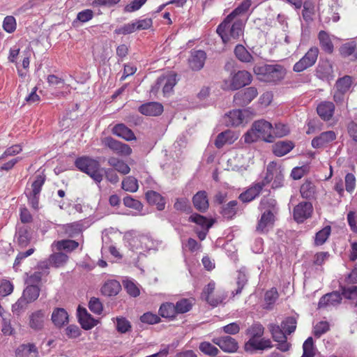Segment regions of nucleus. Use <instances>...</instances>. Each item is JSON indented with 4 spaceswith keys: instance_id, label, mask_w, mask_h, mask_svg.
<instances>
[{
    "instance_id": "1",
    "label": "nucleus",
    "mask_w": 357,
    "mask_h": 357,
    "mask_svg": "<svg viewBox=\"0 0 357 357\" xmlns=\"http://www.w3.org/2000/svg\"><path fill=\"white\" fill-rule=\"evenodd\" d=\"M251 5V0H243L218 26L216 32L224 43H228L231 38L238 39L243 34V23L238 17L245 15Z\"/></svg>"
},
{
    "instance_id": "2",
    "label": "nucleus",
    "mask_w": 357,
    "mask_h": 357,
    "mask_svg": "<svg viewBox=\"0 0 357 357\" xmlns=\"http://www.w3.org/2000/svg\"><path fill=\"white\" fill-rule=\"evenodd\" d=\"M272 124L264 119L255 121L251 128L243 135L245 143L250 144L262 139L266 142H271L273 137L271 135Z\"/></svg>"
},
{
    "instance_id": "3",
    "label": "nucleus",
    "mask_w": 357,
    "mask_h": 357,
    "mask_svg": "<svg viewBox=\"0 0 357 357\" xmlns=\"http://www.w3.org/2000/svg\"><path fill=\"white\" fill-rule=\"evenodd\" d=\"M253 71L257 78L262 82L268 83H278L282 80L286 75V69L279 64H264L257 66Z\"/></svg>"
},
{
    "instance_id": "4",
    "label": "nucleus",
    "mask_w": 357,
    "mask_h": 357,
    "mask_svg": "<svg viewBox=\"0 0 357 357\" xmlns=\"http://www.w3.org/2000/svg\"><path fill=\"white\" fill-rule=\"evenodd\" d=\"M75 165L79 171L88 174L97 183L102 181V169L97 160L89 156H81L75 160Z\"/></svg>"
},
{
    "instance_id": "5",
    "label": "nucleus",
    "mask_w": 357,
    "mask_h": 357,
    "mask_svg": "<svg viewBox=\"0 0 357 357\" xmlns=\"http://www.w3.org/2000/svg\"><path fill=\"white\" fill-rule=\"evenodd\" d=\"M45 182V175H37L31 187L26 188L25 195L27 197L28 203L34 210H38L39 208L40 194Z\"/></svg>"
},
{
    "instance_id": "6",
    "label": "nucleus",
    "mask_w": 357,
    "mask_h": 357,
    "mask_svg": "<svg viewBox=\"0 0 357 357\" xmlns=\"http://www.w3.org/2000/svg\"><path fill=\"white\" fill-rule=\"evenodd\" d=\"M252 79V75L247 70H238L231 75L229 82H225L222 89L225 90L235 91L249 85Z\"/></svg>"
},
{
    "instance_id": "7",
    "label": "nucleus",
    "mask_w": 357,
    "mask_h": 357,
    "mask_svg": "<svg viewBox=\"0 0 357 357\" xmlns=\"http://www.w3.org/2000/svg\"><path fill=\"white\" fill-rule=\"evenodd\" d=\"M262 181L265 186L273 181V188L282 187L284 183V174L280 167L274 162L269 163L267 166L266 176Z\"/></svg>"
},
{
    "instance_id": "8",
    "label": "nucleus",
    "mask_w": 357,
    "mask_h": 357,
    "mask_svg": "<svg viewBox=\"0 0 357 357\" xmlns=\"http://www.w3.org/2000/svg\"><path fill=\"white\" fill-rule=\"evenodd\" d=\"M201 298L210 305L216 307L223 302L226 296L220 291H215V283L212 281L204 287Z\"/></svg>"
},
{
    "instance_id": "9",
    "label": "nucleus",
    "mask_w": 357,
    "mask_h": 357,
    "mask_svg": "<svg viewBox=\"0 0 357 357\" xmlns=\"http://www.w3.org/2000/svg\"><path fill=\"white\" fill-rule=\"evenodd\" d=\"M38 285H28L24 290L22 296L13 305V310L16 311L24 308L28 303L35 301L40 295Z\"/></svg>"
},
{
    "instance_id": "10",
    "label": "nucleus",
    "mask_w": 357,
    "mask_h": 357,
    "mask_svg": "<svg viewBox=\"0 0 357 357\" xmlns=\"http://www.w3.org/2000/svg\"><path fill=\"white\" fill-rule=\"evenodd\" d=\"M319 52L318 47H310L305 55L294 65V71L301 73L314 66L317 60Z\"/></svg>"
},
{
    "instance_id": "11",
    "label": "nucleus",
    "mask_w": 357,
    "mask_h": 357,
    "mask_svg": "<svg viewBox=\"0 0 357 357\" xmlns=\"http://www.w3.org/2000/svg\"><path fill=\"white\" fill-rule=\"evenodd\" d=\"M269 331L274 341L278 342V349L282 351H287L290 344L287 342V333L278 325L271 324L268 325Z\"/></svg>"
},
{
    "instance_id": "12",
    "label": "nucleus",
    "mask_w": 357,
    "mask_h": 357,
    "mask_svg": "<svg viewBox=\"0 0 357 357\" xmlns=\"http://www.w3.org/2000/svg\"><path fill=\"white\" fill-rule=\"evenodd\" d=\"M312 212L313 206L310 202H301L294 208V219L296 222L302 223L311 217Z\"/></svg>"
},
{
    "instance_id": "13",
    "label": "nucleus",
    "mask_w": 357,
    "mask_h": 357,
    "mask_svg": "<svg viewBox=\"0 0 357 357\" xmlns=\"http://www.w3.org/2000/svg\"><path fill=\"white\" fill-rule=\"evenodd\" d=\"M257 95V89L250 86L237 92L234 96V102L236 105L243 107L251 102Z\"/></svg>"
},
{
    "instance_id": "14",
    "label": "nucleus",
    "mask_w": 357,
    "mask_h": 357,
    "mask_svg": "<svg viewBox=\"0 0 357 357\" xmlns=\"http://www.w3.org/2000/svg\"><path fill=\"white\" fill-rule=\"evenodd\" d=\"M103 143L113 152L121 156H128L132 151L128 144L122 143L111 137H105Z\"/></svg>"
},
{
    "instance_id": "15",
    "label": "nucleus",
    "mask_w": 357,
    "mask_h": 357,
    "mask_svg": "<svg viewBox=\"0 0 357 357\" xmlns=\"http://www.w3.org/2000/svg\"><path fill=\"white\" fill-rule=\"evenodd\" d=\"M265 185L262 181L254 183L245 191L240 194L238 199L243 203L250 202L260 195Z\"/></svg>"
},
{
    "instance_id": "16",
    "label": "nucleus",
    "mask_w": 357,
    "mask_h": 357,
    "mask_svg": "<svg viewBox=\"0 0 357 357\" xmlns=\"http://www.w3.org/2000/svg\"><path fill=\"white\" fill-rule=\"evenodd\" d=\"M276 215L269 213H261L256 225V231L259 234H266L274 227Z\"/></svg>"
},
{
    "instance_id": "17",
    "label": "nucleus",
    "mask_w": 357,
    "mask_h": 357,
    "mask_svg": "<svg viewBox=\"0 0 357 357\" xmlns=\"http://www.w3.org/2000/svg\"><path fill=\"white\" fill-rule=\"evenodd\" d=\"M213 342L217 344L223 351L227 353H234L237 351L238 349L237 341L230 336L213 338Z\"/></svg>"
},
{
    "instance_id": "18",
    "label": "nucleus",
    "mask_w": 357,
    "mask_h": 357,
    "mask_svg": "<svg viewBox=\"0 0 357 357\" xmlns=\"http://www.w3.org/2000/svg\"><path fill=\"white\" fill-rule=\"evenodd\" d=\"M248 111L246 109H234L230 111L226 116V123L227 126H238L241 124L248 122L247 114Z\"/></svg>"
},
{
    "instance_id": "19",
    "label": "nucleus",
    "mask_w": 357,
    "mask_h": 357,
    "mask_svg": "<svg viewBox=\"0 0 357 357\" xmlns=\"http://www.w3.org/2000/svg\"><path fill=\"white\" fill-rule=\"evenodd\" d=\"M337 138V134L333 130L321 132L312 140V146L314 149L326 147Z\"/></svg>"
},
{
    "instance_id": "20",
    "label": "nucleus",
    "mask_w": 357,
    "mask_h": 357,
    "mask_svg": "<svg viewBox=\"0 0 357 357\" xmlns=\"http://www.w3.org/2000/svg\"><path fill=\"white\" fill-rule=\"evenodd\" d=\"M273 347L270 339L264 337L250 338L245 344L246 351L265 350Z\"/></svg>"
},
{
    "instance_id": "21",
    "label": "nucleus",
    "mask_w": 357,
    "mask_h": 357,
    "mask_svg": "<svg viewBox=\"0 0 357 357\" xmlns=\"http://www.w3.org/2000/svg\"><path fill=\"white\" fill-rule=\"evenodd\" d=\"M342 295L337 291L326 294L321 296L318 302V308H326L331 306H336L341 303Z\"/></svg>"
},
{
    "instance_id": "22",
    "label": "nucleus",
    "mask_w": 357,
    "mask_h": 357,
    "mask_svg": "<svg viewBox=\"0 0 357 357\" xmlns=\"http://www.w3.org/2000/svg\"><path fill=\"white\" fill-rule=\"evenodd\" d=\"M47 318L45 310H36L29 316V326L35 331H40L43 328Z\"/></svg>"
},
{
    "instance_id": "23",
    "label": "nucleus",
    "mask_w": 357,
    "mask_h": 357,
    "mask_svg": "<svg viewBox=\"0 0 357 357\" xmlns=\"http://www.w3.org/2000/svg\"><path fill=\"white\" fill-rule=\"evenodd\" d=\"M206 54L203 50H195L191 52L188 60L190 68L192 70H201L205 63Z\"/></svg>"
},
{
    "instance_id": "24",
    "label": "nucleus",
    "mask_w": 357,
    "mask_h": 357,
    "mask_svg": "<svg viewBox=\"0 0 357 357\" xmlns=\"http://www.w3.org/2000/svg\"><path fill=\"white\" fill-rule=\"evenodd\" d=\"M258 208L261 213H269V214H273V215H277L278 213L277 201L271 197H263Z\"/></svg>"
},
{
    "instance_id": "25",
    "label": "nucleus",
    "mask_w": 357,
    "mask_h": 357,
    "mask_svg": "<svg viewBox=\"0 0 357 357\" xmlns=\"http://www.w3.org/2000/svg\"><path fill=\"white\" fill-rule=\"evenodd\" d=\"M335 105L330 101H322L317 107V112L319 117L324 121L331 119L335 112Z\"/></svg>"
},
{
    "instance_id": "26",
    "label": "nucleus",
    "mask_w": 357,
    "mask_h": 357,
    "mask_svg": "<svg viewBox=\"0 0 357 357\" xmlns=\"http://www.w3.org/2000/svg\"><path fill=\"white\" fill-rule=\"evenodd\" d=\"M139 112L146 116H156L163 112V106L157 102H150L142 105L139 107Z\"/></svg>"
},
{
    "instance_id": "27",
    "label": "nucleus",
    "mask_w": 357,
    "mask_h": 357,
    "mask_svg": "<svg viewBox=\"0 0 357 357\" xmlns=\"http://www.w3.org/2000/svg\"><path fill=\"white\" fill-rule=\"evenodd\" d=\"M192 203L198 211L205 213L209 207L206 192L204 190L197 192L192 197Z\"/></svg>"
},
{
    "instance_id": "28",
    "label": "nucleus",
    "mask_w": 357,
    "mask_h": 357,
    "mask_svg": "<svg viewBox=\"0 0 357 357\" xmlns=\"http://www.w3.org/2000/svg\"><path fill=\"white\" fill-rule=\"evenodd\" d=\"M15 357H29V355L38 357L39 351L33 343L22 344L15 349Z\"/></svg>"
},
{
    "instance_id": "29",
    "label": "nucleus",
    "mask_w": 357,
    "mask_h": 357,
    "mask_svg": "<svg viewBox=\"0 0 357 357\" xmlns=\"http://www.w3.org/2000/svg\"><path fill=\"white\" fill-rule=\"evenodd\" d=\"M300 194L302 198L307 200H312L316 198L317 187L314 182L309 179H305L300 187Z\"/></svg>"
},
{
    "instance_id": "30",
    "label": "nucleus",
    "mask_w": 357,
    "mask_h": 357,
    "mask_svg": "<svg viewBox=\"0 0 357 357\" xmlns=\"http://www.w3.org/2000/svg\"><path fill=\"white\" fill-rule=\"evenodd\" d=\"M112 133L126 141L136 140L133 131L123 123H118L112 128Z\"/></svg>"
},
{
    "instance_id": "31",
    "label": "nucleus",
    "mask_w": 357,
    "mask_h": 357,
    "mask_svg": "<svg viewBox=\"0 0 357 357\" xmlns=\"http://www.w3.org/2000/svg\"><path fill=\"white\" fill-rule=\"evenodd\" d=\"M176 75L175 74H169L166 76H160L158 77V84L162 86V93L164 96L169 95L176 84Z\"/></svg>"
},
{
    "instance_id": "32",
    "label": "nucleus",
    "mask_w": 357,
    "mask_h": 357,
    "mask_svg": "<svg viewBox=\"0 0 357 357\" xmlns=\"http://www.w3.org/2000/svg\"><path fill=\"white\" fill-rule=\"evenodd\" d=\"M79 321L84 330L91 329L97 324V321L87 312L85 308L78 307Z\"/></svg>"
},
{
    "instance_id": "33",
    "label": "nucleus",
    "mask_w": 357,
    "mask_h": 357,
    "mask_svg": "<svg viewBox=\"0 0 357 357\" xmlns=\"http://www.w3.org/2000/svg\"><path fill=\"white\" fill-rule=\"evenodd\" d=\"M16 238L17 243L20 248L26 247L31 240V228L27 226L20 227L16 233Z\"/></svg>"
},
{
    "instance_id": "34",
    "label": "nucleus",
    "mask_w": 357,
    "mask_h": 357,
    "mask_svg": "<svg viewBox=\"0 0 357 357\" xmlns=\"http://www.w3.org/2000/svg\"><path fill=\"white\" fill-rule=\"evenodd\" d=\"M121 289L119 282L116 280H108L101 287V292L107 296H113L119 294Z\"/></svg>"
},
{
    "instance_id": "35",
    "label": "nucleus",
    "mask_w": 357,
    "mask_h": 357,
    "mask_svg": "<svg viewBox=\"0 0 357 357\" xmlns=\"http://www.w3.org/2000/svg\"><path fill=\"white\" fill-rule=\"evenodd\" d=\"M53 324L59 328L63 326L68 322V314L63 308H55L52 314Z\"/></svg>"
},
{
    "instance_id": "36",
    "label": "nucleus",
    "mask_w": 357,
    "mask_h": 357,
    "mask_svg": "<svg viewBox=\"0 0 357 357\" xmlns=\"http://www.w3.org/2000/svg\"><path fill=\"white\" fill-rule=\"evenodd\" d=\"M294 147L291 141H279L273 146V153L278 157H282L289 153Z\"/></svg>"
},
{
    "instance_id": "37",
    "label": "nucleus",
    "mask_w": 357,
    "mask_h": 357,
    "mask_svg": "<svg viewBox=\"0 0 357 357\" xmlns=\"http://www.w3.org/2000/svg\"><path fill=\"white\" fill-rule=\"evenodd\" d=\"M146 199L150 204L155 205L158 211H162L165 207L164 197L157 192L148 191L146 193Z\"/></svg>"
},
{
    "instance_id": "38",
    "label": "nucleus",
    "mask_w": 357,
    "mask_h": 357,
    "mask_svg": "<svg viewBox=\"0 0 357 357\" xmlns=\"http://www.w3.org/2000/svg\"><path fill=\"white\" fill-rule=\"evenodd\" d=\"M318 39L323 51L330 54L333 52L334 46L328 33L325 31H320L318 34Z\"/></svg>"
},
{
    "instance_id": "39",
    "label": "nucleus",
    "mask_w": 357,
    "mask_h": 357,
    "mask_svg": "<svg viewBox=\"0 0 357 357\" xmlns=\"http://www.w3.org/2000/svg\"><path fill=\"white\" fill-rule=\"evenodd\" d=\"M107 162L109 165L114 168V170L117 171L121 174H128L130 171L128 165L117 158L110 157L108 158Z\"/></svg>"
},
{
    "instance_id": "40",
    "label": "nucleus",
    "mask_w": 357,
    "mask_h": 357,
    "mask_svg": "<svg viewBox=\"0 0 357 357\" xmlns=\"http://www.w3.org/2000/svg\"><path fill=\"white\" fill-rule=\"evenodd\" d=\"M159 314L164 318L173 320L177 315L175 305L172 303H162L158 310Z\"/></svg>"
},
{
    "instance_id": "41",
    "label": "nucleus",
    "mask_w": 357,
    "mask_h": 357,
    "mask_svg": "<svg viewBox=\"0 0 357 357\" xmlns=\"http://www.w3.org/2000/svg\"><path fill=\"white\" fill-rule=\"evenodd\" d=\"M235 139L233 132L226 130L218 134L215 141V146L218 149H221L227 144H232Z\"/></svg>"
},
{
    "instance_id": "42",
    "label": "nucleus",
    "mask_w": 357,
    "mask_h": 357,
    "mask_svg": "<svg viewBox=\"0 0 357 357\" xmlns=\"http://www.w3.org/2000/svg\"><path fill=\"white\" fill-rule=\"evenodd\" d=\"M68 260V256L63 252H57L50 255L48 258L49 264L55 268L64 266Z\"/></svg>"
},
{
    "instance_id": "43",
    "label": "nucleus",
    "mask_w": 357,
    "mask_h": 357,
    "mask_svg": "<svg viewBox=\"0 0 357 357\" xmlns=\"http://www.w3.org/2000/svg\"><path fill=\"white\" fill-rule=\"evenodd\" d=\"M234 54L240 61L243 63H250L254 59L252 55L243 45L238 44L235 47Z\"/></svg>"
},
{
    "instance_id": "44",
    "label": "nucleus",
    "mask_w": 357,
    "mask_h": 357,
    "mask_svg": "<svg viewBox=\"0 0 357 357\" xmlns=\"http://www.w3.org/2000/svg\"><path fill=\"white\" fill-rule=\"evenodd\" d=\"M339 52L340 55L344 58L353 56L354 59H356V43L355 41H349L342 44L339 49Z\"/></svg>"
},
{
    "instance_id": "45",
    "label": "nucleus",
    "mask_w": 357,
    "mask_h": 357,
    "mask_svg": "<svg viewBox=\"0 0 357 357\" xmlns=\"http://www.w3.org/2000/svg\"><path fill=\"white\" fill-rule=\"evenodd\" d=\"M189 221L200 225L203 229L208 230L213 225L214 221L208 220L204 215L194 213L189 217Z\"/></svg>"
},
{
    "instance_id": "46",
    "label": "nucleus",
    "mask_w": 357,
    "mask_h": 357,
    "mask_svg": "<svg viewBox=\"0 0 357 357\" xmlns=\"http://www.w3.org/2000/svg\"><path fill=\"white\" fill-rule=\"evenodd\" d=\"M54 243L58 251L63 250H66L67 252H73L79 247L78 242L70 239L58 241Z\"/></svg>"
},
{
    "instance_id": "47",
    "label": "nucleus",
    "mask_w": 357,
    "mask_h": 357,
    "mask_svg": "<svg viewBox=\"0 0 357 357\" xmlns=\"http://www.w3.org/2000/svg\"><path fill=\"white\" fill-rule=\"evenodd\" d=\"M238 202L232 200L222 207L221 214L225 218L228 220L233 218L237 212Z\"/></svg>"
},
{
    "instance_id": "48",
    "label": "nucleus",
    "mask_w": 357,
    "mask_h": 357,
    "mask_svg": "<svg viewBox=\"0 0 357 357\" xmlns=\"http://www.w3.org/2000/svg\"><path fill=\"white\" fill-rule=\"evenodd\" d=\"M352 84V78L351 76L345 75L337 79L336 82V87L337 91L341 93L344 94L347 92Z\"/></svg>"
},
{
    "instance_id": "49",
    "label": "nucleus",
    "mask_w": 357,
    "mask_h": 357,
    "mask_svg": "<svg viewBox=\"0 0 357 357\" xmlns=\"http://www.w3.org/2000/svg\"><path fill=\"white\" fill-rule=\"evenodd\" d=\"M331 232V226L328 225L319 231L314 238V245L317 246L322 245L328 238Z\"/></svg>"
},
{
    "instance_id": "50",
    "label": "nucleus",
    "mask_w": 357,
    "mask_h": 357,
    "mask_svg": "<svg viewBox=\"0 0 357 357\" xmlns=\"http://www.w3.org/2000/svg\"><path fill=\"white\" fill-rule=\"evenodd\" d=\"M63 229L66 235L73 238L82 232V225L78 222H73L63 225Z\"/></svg>"
},
{
    "instance_id": "51",
    "label": "nucleus",
    "mask_w": 357,
    "mask_h": 357,
    "mask_svg": "<svg viewBox=\"0 0 357 357\" xmlns=\"http://www.w3.org/2000/svg\"><path fill=\"white\" fill-rule=\"evenodd\" d=\"M115 320L116 328L119 333H126L131 331V323L126 317H117L115 318Z\"/></svg>"
},
{
    "instance_id": "52",
    "label": "nucleus",
    "mask_w": 357,
    "mask_h": 357,
    "mask_svg": "<svg viewBox=\"0 0 357 357\" xmlns=\"http://www.w3.org/2000/svg\"><path fill=\"white\" fill-rule=\"evenodd\" d=\"M297 320L294 317H286L281 323V328L288 335L294 333L296 328Z\"/></svg>"
},
{
    "instance_id": "53",
    "label": "nucleus",
    "mask_w": 357,
    "mask_h": 357,
    "mask_svg": "<svg viewBox=\"0 0 357 357\" xmlns=\"http://www.w3.org/2000/svg\"><path fill=\"white\" fill-rule=\"evenodd\" d=\"M137 180L133 176H126L122 181V188L130 192H135L138 190Z\"/></svg>"
},
{
    "instance_id": "54",
    "label": "nucleus",
    "mask_w": 357,
    "mask_h": 357,
    "mask_svg": "<svg viewBox=\"0 0 357 357\" xmlns=\"http://www.w3.org/2000/svg\"><path fill=\"white\" fill-rule=\"evenodd\" d=\"M264 333V327L260 323L252 324L248 329L247 334L250 338L261 337Z\"/></svg>"
},
{
    "instance_id": "55",
    "label": "nucleus",
    "mask_w": 357,
    "mask_h": 357,
    "mask_svg": "<svg viewBox=\"0 0 357 357\" xmlns=\"http://www.w3.org/2000/svg\"><path fill=\"white\" fill-rule=\"evenodd\" d=\"M303 353L301 357H314L316 348L312 337H309L303 344Z\"/></svg>"
},
{
    "instance_id": "56",
    "label": "nucleus",
    "mask_w": 357,
    "mask_h": 357,
    "mask_svg": "<svg viewBox=\"0 0 357 357\" xmlns=\"http://www.w3.org/2000/svg\"><path fill=\"white\" fill-rule=\"evenodd\" d=\"M174 305L177 314H183L189 312L191 310L192 307V303L190 299L182 298L178 301Z\"/></svg>"
},
{
    "instance_id": "57",
    "label": "nucleus",
    "mask_w": 357,
    "mask_h": 357,
    "mask_svg": "<svg viewBox=\"0 0 357 357\" xmlns=\"http://www.w3.org/2000/svg\"><path fill=\"white\" fill-rule=\"evenodd\" d=\"M303 9L302 12V15L303 20L307 22H311L312 21L313 15L314 14V4L312 2L310 1H305L303 3Z\"/></svg>"
},
{
    "instance_id": "58",
    "label": "nucleus",
    "mask_w": 357,
    "mask_h": 357,
    "mask_svg": "<svg viewBox=\"0 0 357 357\" xmlns=\"http://www.w3.org/2000/svg\"><path fill=\"white\" fill-rule=\"evenodd\" d=\"M199 350L204 354L215 356L218 354V349L208 342H202L199 346Z\"/></svg>"
},
{
    "instance_id": "59",
    "label": "nucleus",
    "mask_w": 357,
    "mask_h": 357,
    "mask_svg": "<svg viewBox=\"0 0 357 357\" xmlns=\"http://www.w3.org/2000/svg\"><path fill=\"white\" fill-rule=\"evenodd\" d=\"M22 151V148L20 144H15L7 148L4 152L0 155V162L6 160L8 156H15Z\"/></svg>"
},
{
    "instance_id": "60",
    "label": "nucleus",
    "mask_w": 357,
    "mask_h": 357,
    "mask_svg": "<svg viewBox=\"0 0 357 357\" xmlns=\"http://www.w3.org/2000/svg\"><path fill=\"white\" fill-rule=\"evenodd\" d=\"M141 322L146 324H155L160 323L161 319L158 315L151 312L144 313L139 318Z\"/></svg>"
},
{
    "instance_id": "61",
    "label": "nucleus",
    "mask_w": 357,
    "mask_h": 357,
    "mask_svg": "<svg viewBox=\"0 0 357 357\" xmlns=\"http://www.w3.org/2000/svg\"><path fill=\"white\" fill-rule=\"evenodd\" d=\"M89 310L96 314H100L103 310V306L100 299L92 297L89 302Z\"/></svg>"
},
{
    "instance_id": "62",
    "label": "nucleus",
    "mask_w": 357,
    "mask_h": 357,
    "mask_svg": "<svg viewBox=\"0 0 357 357\" xmlns=\"http://www.w3.org/2000/svg\"><path fill=\"white\" fill-rule=\"evenodd\" d=\"M123 204L128 208L135 209L137 211H141L143 208V205L137 199H134L131 196H126L123 198Z\"/></svg>"
},
{
    "instance_id": "63",
    "label": "nucleus",
    "mask_w": 357,
    "mask_h": 357,
    "mask_svg": "<svg viewBox=\"0 0 357 357\" xmlns=\"http://www.w3.org/2000/svg\"><path fill=\"white\" fill-rule=\"evenodd\" d=\"M16 20L13 16H6L3 22V29L8 33H13L16 29Z\"/></svg>"
},
{
    "instance_id": "64",
    "label": "nucleus",
    "mask_w": 357,
    "mask_h": 357,
    "mask_svg": "<svg viewBox=\"0 0 357 357\" xmlns=\"http://www.w3.org/2000/svg\"><path fill=\"white\" fill-rule=\"evenodd\" d=\"M329 330V323L326 321H321L316 324L314 327V336L319 337L323 334L327 333Z\"/></svg>"
}]
</instances>
